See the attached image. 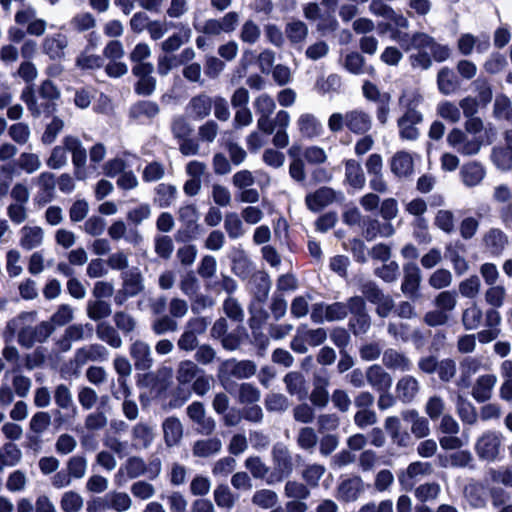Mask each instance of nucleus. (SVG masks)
Returning <instances> with one entry per match:
<instances>
[{"label": "nucleus", "mask_w": 512, "mask_h": 512, "mask_svg": "<svg viewBox=\"0 0 512 512\" xmlns=\"http://www.w3.org/2000/svg\"><path fill=\"white\" fill-rule=\"evenodd\" d=\"M256 371L257 365L254 361L230 358L220 363L217 376L221 382H226L231 378L244 380L254 376Z\"/></svg>", "instance_id": "nucleus-2"}, {"label": "nucleus", "mask_w": 512, "mask_h": 512, "mask_svg": "<svg viewBox=\"0 0 512 512\" xmlns=\"http://www.w3.org/2000/svg\"><path fill=\"white\" fill-rule=\"evenodd\" d=\"M83 505V497L75 491L65 492L60 500V507L64 512H79Z\"/></svg>", "instance_id": "nucleus-61"}, {"label": "nucleus", "mask_w": 512, "mask_h": 512, "mask_svg": "<svg viewBox=\"0 0 512 512\" xmlns=\"http://www.w3.org/2000/svg\"><path fill=\"white\" fill-rule=\"evenodd\" d=\"M15 22L19 25H27V33L40 37L47 29V21L37 17L35 8L28 6L15 14Z\"/></svg>", "instance_id": "nucleus-13"}, {"label": "nucleus", "mask_w": 512, "mask_h": 512, "mask_svg": "<svg viewBox=\"0 0 512 512\" xmlns=\"http://www.w3.org/2000/svg\"><path fill=\"white\" fill-rule=\"evenodd\" d=\"M146 472V463L137 456L129 457L126 462L119 468L116 478L126 474L129 479H136L143 476Z\"/></svg>", "instance_id": "nucleus-46"}, {"label": "nucleus", "mask_w": 512, "mask_h": 512, "mask_svg": "<svg viewBox=\"0 0 512 512\" xmlns=\"http://www.w3.org/2000/svg\"><path fill=\"white\" fill-rule=\"evenodd\" d=\"M151 329L155 335L160 336L166 333L176 332L178 323L170 315H161L153 320Z\"/></svg>", "instance_id": "nucleus-58"}, {"label": "nucleus", "mask_w": 512, "mask_h": 512, "mask_svg": "<svg viewBox=\"0 0 512 512\" xmlns=\"http://www.w3.org/2000/svg\"><path fill=\"white\" fill-rule=\"evenodd\" d=\"M222 449V442L219 438H207L194 443L192 452L196 457L207 458L219 453Z\"/></svg>", "instance_id": "nucleus-44"}, {"label": "nucleus", "mask_w": 512, "mask_h": 512, "mask_svg": "<svg viewBox=\"0 0 512 512\" xmlns=\"http://www.w3.org/2000/svg\"><path fill=\"white\" fill-rule=\"evenodd\" d=\"M96 335L98 339L114 349L120 348L123 344L118 331L107 322H100L97 324Z\"/></svg>", "instance_id": "nucleus-45"}, {"label": "nucleus", "mask_w": 512, "mask_h": 512, "mask_svg": "<svg viewBox=\"0 0 512 512\" xmlns=\"http://www.w3.org/2000/svg\"><path fill=\"white\" fill-rule=\"evenodd\" d=\"M102 56L89 53L87 49L83 50L75 60V65L82 70H95L103 66Z\"/></svg>", "instance_id": "nucleus-56"}, {"label": "nucleus", "mask_w": 512, "mask_h": 512, "mask_svg": "<svg viewBox=\"0 0 512 512\" xmlns=\"http://www.w3.org/2000/svg\"><path fill=\"white\" fill-rule=\"evenodd\" d=\"M152 56V49L146 42L137 43L129 53V60L133 64L132 67L154 66L147 60Z\"/></svg>", "instance_id": "nucleus-50"}, {"label": "nucleus", "mask_w": 512, "mask_h": 512, "mask_svg": "<svg viewBox=\"0 0 512 512\" xmlns=\"http://www.w3.org/2000/svg\"><path fill=\"white\" fill-rule=\"evenodd\" d=\"M192 31L189 27L184 28L181 32H176L168 36L160 43V49L166 54L179 50L184 44L191 39Z\"/></svg>", "instance_id": "nucleus-41"}, {"label": "nucleus", "mask_w": 512, "mask_h": 512, "mask_svg": "<svg viewBox=\"0 0 512 512\" xmlns=\"http://www.w3.org/2000/svg\"><path fill=\"white\" fill-rule=\"evenodd\" d=\"M214 501L218 507L230 510L235 504V497L226 484L218 485L213 493Z\"/></svg>", "instance_id": "nucleus-64"}, {"label": "nucleus", "mask_w": 512, "mask_h": 512, "mask_svg": "<svg viewBox=\"0 0 512 512\" xmlns=\"http://www.w3.org/2000/svg\"><path fill=\"white\" fill-rule=\"evenodd\" d=\"M122 288L125 289L128 295L133 297L140 294L144 286V277L138 267H132L122 272Z\"/></svg>", "instance_id": "nucleus-28"}, {"label": "nucleus", "mask_w": 512, "mask_h": 512, "mask_svg": "<svg viewBox=\"0 0 512 512\" xmlns=\"http://www.w3.org/2000/svg\"><path fill=\"white\" fill-rule=\"evenodd\" d=\"M69 45L67 35L63 33H55L48 35L42 42V52L51 60H62L66 57V49Z\"/></svg>", "instance_id": "nucleus-17"}, {"label": "nucleus", "mask_w": 512, "mask_h": 512, "mask_svg": "<svg viewBox=\"0 0 512 512\" xmlns=\"http://www.w3.org/2000/svg\"><path fill=\"white\" fill-rule=\"evenodd\" d=\"M41 167V161L37 154L34 153H22L16 162H8L2 165V174H7L10 177L19 176L20 170L25 171L28 174H32L39 170Z\"/></svg>", "instance_id": "nucleus-12"}, {"label": "nucleus", "mask_w": 512, "mask_h": 512, "mask_svg": "<svg viewBox=\"0 0 512 512\" xmlns=\"http://www.w3.org/2000/svg\"><path fill=\"white\" fill-rule=\"evenodd\" d=\"M367 383L376 392L390 390L393 384L392 376L378 364L367 368Z\"/></svg>", "instance_id": "nucleus-22"}, {"label": "nucleus", "mask_w": 512, "mask_h": 512, "mask_svg": "<svg viewBox=\"0 0 512 512\" xmlns=\"http://www.w3.org/2000/svg\"><path fill=\"white\" fill-rule=\"evenodd\" d=\"M344 183L354 190H362L366 184V176L360 162L348 159L344 162Z\"/></svg>", "instance_id": "nucleus-23"}, {"label": "nucleus", "mask_w": 512, "mask_h": 512, "mask_svg": "<svg viewBox=\"0 0 512 512\" xmlns=\"http://www.w3.org/2000/svg\"><path fill=\"white\" fill-rule=\"evenodd\" d=\"M51 424V416L48 412L39 411L35 413L29 423L28 439L32 443L41 442L43 433L48 429Z\"/></svg>", "instance_id": "nucleus-33"}, {"label": "nucleus", "mask_w": 512, "mask_h": 512, "mask_svg": "<svg viewBox=\"0 0 512 512\" xmlns=\"http://www.w3.org/2000/svg\"><path fill=\"white\" fill-rule=\"evenodd\" d=\"M37 185L39 187V191L37 193V201L39 203L50 202L55 195V175L51 172H42L37 177Z\"/></svg>", "instance_id": "nucleus-34"}, {"label": "nucleus", "mask_w": 512, "mask_h": 512, "mask_svg": "<svg viewBox=\"0 0 512 512\" xmlns=\"http://www.w3.org/2000/svg\"><path fill=\"white\" fill-rule=\"evenodd\" d=\"M345 125L353 133L364 134L371 128V119L362 111H351L345 116Z\"/></svg>", "instance_id": "nucleus-40"}, {"label": "nucleus", "mask_w": 512, "mask_h": 512, "mask_svg": "<svg viewBox=\"0 0 512 512\" xmlns=\"http://www.w3.org/2000/svg\"><path fill=\"white\" fill-rule=\"evenodd\" d=\"M421 282L422 273L418 265L412 261L405 263L401 283L402 293L410 299L417 298Z\"/></svg>", "instance_id": "nucleus-11"}, {"label": "nucleus", "mask_w": 512, "mask_h": 512, "mask_svg": "<svg viewBox=\"0 0 512 512\" xmlns=\"http://www.w3.org/2000/svg\"><path fill=\"white\" fill-rule=\"evenodd\" d=\"M283 382L286 387V391L291 396H296L298 400H304L308 397V388L304 375L299 371L288 372Z\"/></svg>", "instance_id": "nucleus-25"}, {"label": "nucleus", "mask_w": 512, "mask_h": 512, "mask_svg": "<svg viewBox=\"0 0 512 512\" xmlns=\"http://www.w3.org/2000/svg\"><path fill=\"white\" fill-rule=\"evenodd\" d=\"M330 382L327 377L315 376L313 379V389L309 395L311 404L319 409L327 407L330 396L328 386Z\"/></svg>", "instance_id": "nucleus-27"}, {"label": "nucleus", "mask_w": 512, "mask_h": 512, "mask_svg": "<svg viewBox=\"0 0 512 512\" xmlns=\"http://www.w3.org/2000/svg\"><path fill=\"white\" fill-rule=\"evenodd\" d=\"M20 233V245L25 250H32L43 242V230L38 226H24Z\"/></svg>", "instance_id": "nucleus-43"}, {"label": "nucleus", "mask_w": 512, "mask_h": 512, "mask_svg": "<svg viewBox=\"0 0 512 512\" xmlns=\"http://www.w3.org/2000/svg\"><path fill=\"white\" fill-rule=\"evenodd\" d=\"M318 442V437L312 427H302L297 435V445L310 453L313 452Z\"/></svg>", "instance_id": "nucleus-59"}, {"label": "nucleus", "mask_w": 512, "mask_h": 512, "mask_svg": "<svg viewBox=\"0 0 512 512\" xmlns=\"http://www.w3.org/2000/svg\"><path fill=\"white\" fill-rule=\"evenodd\" d=\"M411 49L422 50L429 49L431 52V58L436 62H444L451 57L452 51L448 45H443L423 32H416L411 35V45L406 47V51Z\"/></svg>", "instance_id": "nucleus-5"}, {"label": "nucleus", "mask_w": 512, "mask_h": 512, "mask_svg": "<svg viewBox=\"0 0 512 512\" xmlns=\"http://www.w3.org/2000/svg\"><path fill=\"white\" fill-rule=\"evenodd\" d=\"M211 108L210 98H192L187 107V113L195 118H204L209 115Z\"/></svg>", "instance_id": "nucleus-62"}, {"label": "nucleus", "mask_w": 512, "mask_h": 512, "mask_svg": "<svg viewBox=\"0 0 512 512\" xmlns=\"http://www.w3.org/2000/svg\"><path fill=\"white\" fill-rule=\"evenodd\" d=\"M395 233L393 225L386 221L380 222L377 219H369L365 223L363 236L367 241L374 240L377 236L390 237Z\"/></svg>", "instance_id": "nucleus-35"}, {"label": "nucleus", "mask_w": 512, "mask_h": 512, "mask_svg": "<svg viewBox=\"0 0 512 512\" xmlns=\"http://www.w3.org/2000/svg\"><path fill=\"white\" fill-rule=\"evenodd\" d=\"M496 382L497 377L494 374L479 376L472 389L473 398L479 403L489 400Z\"/></svg>", "instance_id": "nucleus-31"}, {"label": "nucleus", "mask_w": 512, "mask_h": 512, "mask_svg": "<svg viewBox=\"0 0 512 512\" xmlns=\"http://www.w3.org/2000/svg\"><path fill=\"white\" fill-rule=\"evenodd\" d=\"M432 472L433 467L431 463L415 461L410 463L406 470L398 475V480L406 490H410L413 488L416 481L421 477L431 475Z\"/></svg>", "instance_id": "nucleus-15"}, {"label": "nucleus", "mask_w": 512, "mask_h": 512, "mask_svg": "<svg viewBox=\"0 0 512 512\" xmlns=\"http://www.w3.org/2000/svg\"><path fill=\"white\" fill-rule=\"evenodd\" d=\"M272 460L274 464V471L266 479V483L268 485L281 482L293 471L292 457L288 448L284 444L277 443L273 446Z\"/></svg>", "instance_id": "nucleus-4"}, {"label": "nucleus", "mask_w": 512, "mask_h": 512, "mask_svg": "<svg viewBox=\"0 0 512 512\" xmlns=\"http://www.w3.org/2000/svg\"><path fill=\"white\" fill-rule=\"evenodd\" d=\"M54 98H26V104L34 116H49L56 111Z\"/></svg>", "instance_id": "nucleus-49"}, {"label": "nucleus", "mask_w": 512, "mask_h": 512, "mask_svg": "<svg viewBox=\"0 0 512 512\" xmlns=\"http://www.w3.org/2000/svg\"><path fill=\"white\" fill-rule=\"evenodd\" d=\"M176 195L177 189L175 186L162 183L156 187L154 202L160 208H167L173 204L176 199Z\"/></svg>", "instance_id": "nucleus-53"}, {"label": "nucleus", "mask_w": 512, "mask_h": 512, "mask_svg": "<svg viewBox=\"0 0 512 512\" xmlns=\"http://www.w3.org/2000/svg\"><path fill=\"white\" fill-rule=\"evenodd\" d=\"M261 391L252 383L244 382L239 385L238 401L243 405L256 404L260 401Z\"/></svg>", "instance_id": "nucleus-55"}, {"label": "nucleus", "mask_w": 512, "mask_h": 512, "mask_svg": "<svg viewBox=\"0 0 512 512\" xmlns=\"http://www.w3.org/2000/svg\"><path fill=\"white\" fill-rule=\"evenodd\" d=\"M112 313L111 305L101 299L87 303V315L93 321H100L109 317Z\"/></svg>", "instance_id": "nucleus-54"}, {"label": "nucleus", "mask_w": 512, "mask_h": 512, "mask_svg": "<svg viewBox=\"0 0 512 512\" xmlns=\"http://www.w3.org/2000/svg\"><path fill=\"white\" fill-rule=\"evenodd\" d=\"M224 229L231 240L239 239L246 233L242 218L236 212L226 213L224 217Z\"/></svg>", "instance_id": "nucleus-51"}, {"label": "nucleus", "mask_w": 512, "mask_h": 512, "mask_svg": "<svg viewBox=\"0 0 512 512\" xmlns=\"http://www.w3.org/2000/svg\"><path fill=\"white\" fill-rule=\"evenodd\" d=\"M232 271L240 278H247L252 272V262L243 249H233L231 255Z\"/></svg>", "instance_id": "nucleus-37"}, {"label": "nucleus", "mask_w": 512, "mask_h": 512, "mask_svg": "<svg viewBox=\"0 0 512 512\" xmlns=\"http://www.w3.org/2000/svg\"><path fill=\"white\" fill-rule=\"evenodd\" d=\"M109 351L101 344H90L76 350L74 363L76 367H82L88 362H103L108 360Z\"/></svg>", "instance_id": "nucleus-18"}, {"label": "nucleus", "mask_w": 512, "mask_h": 512, "mask_svg": "<svg viewBox=\"0 0 512 512\" xmlns=\"http://www.w3.org/2000/svg\"><path fill=\"white\" fill-rule=\"evenodd\" d=\"M384 428L392 442L399 447H407L411 437L407 431L401 429V422L397 416H389L384 421Z\"/></svg>", "instance_id": "nucleus-32"}, {"label": "nucleus", "mask_w": 512, "mask_h": 512, "mask_svg": "<svg viewBox=\"0 0 512 512\" xmlns=\"http://www.w3.org/2000/svg\"><path fill=\"white\" fill-rule=\"evenodd\" d=\"M482 362L479 358L467 356L460 362V380L459 385L468 387L471 383V377L481 368Z\"/></svg>", "instance_id": "nucleus-47"}, {"label": "nucleus", "mask_w": 512, "mask_h": 512, "mask_svg": "<svg viewBox=\"0 0 512 512\" xmlns=\"http://www.w3.org/2000/svg\"><path fill=\"white\" fill-rule=\"evenodd\" d=\"M109 510L126 512L132 507V499L126 492L110 491L105 494Z\"/></svg>", "instance_id": "nucleus-48"}, {"label": "nucleus", "mask_w": 512, "mask_h": 512, "mask_svg": "<svg viewBox=\"0 0 512 512\" xmlns=\"http://www.w3.org/2000/svg\"><path fill=\"white\" fill-rule=\"evenodd\" d=\"M438 89L442 94H453L460 86L457 75L449 67H442L437 74Z\"/></svg>", "instance_id": "nucleus-38"}, {"label": "nucleus", "mask_w": 512, "mask_h": 512, "mask_svg": "<svg viewBox=\"0 0 512 512\" xmlns=\"http://www.w3.org/2000/svg\"><path fill=\"white\" fill-rule=\"evenodd\" d=\"M365 491V484L360 476H352L342 480L336 490V498L342 502L357 501Z\"/></svg>", "instance_id": "nucleus-14"}, {"label": "nucleus", "mask_w": 512, "mask_h": 512, "mask_svg": "<svg viewBox=\"0 0 512 512\" xmlns=\"http://www.w3.org/2000/svg\"><path fill=\"white\" fill-rule=\"evenodd\" d=\"M390 170L398 178H407L413 174L414 163L410 153L396 152L390 160Z\"/></svg>", "instance_id": "nucleus-26"}, {"label": "nucleus", "mask_w": 512, "mask_h": 512, "mask_svg": "<svg viewBox=\"0 0 512 512\" xmlns=\"http://www.w3.org/2000/svg\"><path fill=\"white\" fill-rule=\"evenodd\" d=\"M349 328L355 336L366 334L371 327V317L366 310V303L362 296L350 297Z\"/></svg>", "instance_id": "nucleus-6"}, {"label": "nucleus", "mask_w": 512, "mask_h": 512, "mask_svg": "<svg viewBox=\"0 0 512 512\" xmlns=\"http://www.w3.org/2000/svg\"><path fill=\"white\" fill-rule=\"evenodd\" d=\"M154 66L132 67V74L137 78L135 91L142 95H151L156 89V78L153 76Z\"/></svg>", "instance_id": "nucleus-20"}, {"label": "nucleus", "mask_w": 512, "mask_h": 512, "mask_svg": "<svg viewBox=\"0 0 512 512\" xmlns=\"http://www.w3.org/2000/svg\"><path fill=\"white\" fill-rule=\"evenodd\" d=\"M490 47L489 37L478 38L470 33L462 34L457 41V48L460 54L469 56L474 48L478 53H484Z\"/></svg>", "instance_id": "nucleus-24"}, {"label": "nucleus", "mask_w": 512, "mask_h": 512, "mask_svg": "<svg viewBox=\"0 0 512 512\" xmlns=\"http://www.w3.org/2000/svg\"><path fill=\"white\" fill-rule=\"evenodd\" d=\"M130 356L137 371H149L154 364L151 347L143 340L134 341L129 348Z\"/></svg>", "instance_id": "nucleus-16"}, {"label": "nucleus", "mask_w": 512, "mask_h": 512, "mask_svg": "<svg viewBox=\"0 0 512 512\" xmlns=\"http://www.w3.org/2000/svg\"><path fill=\"white\" fill-rule=\"evenodd\" d=\"M463 183L468 187L479 185L486 175V171L479 162H469L462 166L460 171Z\"/></svg>", "instance_id": "nucleus-36"}, {"label": "nucleus", "mask_w": 512, "mask_h": 512, "mask_svg": "<svg viewBox=\"0 0 512 512\" xmlns=\"http://www.w3.org/2000/svg\"><path fill=\"white\" fill-rule=\"evenodd\" d=\"M278 495L270 489L257 490L252 496V503L262 509H271L278 503Z\"/></svg>", "instance_id": "nucleus-57"}, {"label": "nucleus", "mask_w": 512, "mask_h": 512, "mask_svg": "<svg viewBox=\"0 0 512 512\" xmlns=\"http://www.w3.org/2000/svg\"><path fill=\"white\" fill-rule=\"evenodd\" d=\"M483 242L490 255L499 256L508 243V237L501 229L491 228L484 235Z\"/></svg>", "instance_id": "nucleus-30"}, {"label": "nucleus", "mask_w": 512, "mask_h": 512, "mask_svg": "<svg viewBox=\"0 0 512 512\" xmlns=\"http://www.w3.org/2000/svg\"><path fill=\"white\" fill-rule=\"evenodd\" d=\"M164 439L167 446L177 445L183 437V426L176 417H168L162 424Z\"/></svg>", "instance_id": "nucleus-39"}, {"label": "nucleus", "mask_w": 512, "mask_h": 512, "mask_svg": "<svg viewBox=\"0 0 512 512\" xmlns=\"http://www.w3.org/2000/svg\"><path fill=\"white\" fill-rule=\"evenodd\" d=\"M382 363L390 370L401 372H408L413 368L412 361L404 353L393 348H388L383 352Z\"/></svg>", "instance_id": "nucleus-29"}, {"label": "nucleus", "mask_w": 512, "mask_h": 512, "mask_svg": "<svg viewBox=\"0 0 512 512\" xmlns=\"http://www.w3.org/2000/svg\"><path fill=\"white\" fill-rule=\"evenodd\" d=\"M54 401L59 408L54 412V420L56 423L62 424L64 421L63 414L60 410H64L66 412L71 411L73 415L76 413L73 396L67 385L59 384L56 386L54 390Z\"/></svg>", "instance_id": "nucleus-19"}, {"label": "nucleus", "mask_w": 512, "mask_h": 512, "mask_svg": "<svg viewBox=\"0 0 512 512\" xmlns=\"http://www.w3.org/2000/svg\"><path fill=\"white\" fill-rule=\"evenodd\" d=\"M456 407H457V413H458L460 419L462 420V422H464L466 424H470V425L476 423L477 417H478L476 408L470 401L459 396L457 399Z\"/></svg>", "instance_id": "nucleus-63"}, {"label": "nucleus", "mask_w": 512, "mask_h": 512, "mask_svg": "<svg viewBox=\"0 0 512 512\" xmlns=\"http://www.w3.org/2000/svg\"><path fill=\"white\" fill-rule=\"evenodd\" d=\"M343 200L344 194L341 191L322 186L306 195L305 204L310 211L316 213L335 202H342Z\"/></svg>", "instance_id": "nucleus-8"}, {"label": "nucleus", "mask_w": 512, "mask_h": 512, "mask_svg": "<svg viewBox=\"0 0 512 512\" xmlns=\"http://www.w3.org/2000/svg\"><path fill=\"white\" fill-rule=\"evenodd\" d=\"M420 390L419 381L411 375L401 377L395 387V393L398 400L404 404L414 401Z\"/></svg>", "instance_id": "nucleus-21"}, {"label": "nucleus", "mask_w": 512, "mask_h": 512, "mask_svg": "<svg viewBox=\"0 0 512 512\" xmlns=\"http://www.w3.org/2000/svg\"><path fill=\"white\" fill-rule=\"evenodd\" d=\"M37 313L21 312L6 324L4 331L5 341L11 342L17 337V343L26 349H30L35 343H44L55 331L51 322H36Z\"/></svg>", "instance_id": "nucleus-1"}, {"label": "nucleus", "mask_w": 512, "mask_h": 512, "mask_svg": "<svg viewBox=\"0 0 512 512\" xmlns=\"http://www.w3.org/2000/svg\"><path fill=\"white\" fill-rule=\"evenodd\" d=\"M360 292L363 299L369 301L376 306V314L381 318H386L393 311L395 303L389 294H385L383 290L372 281H366L360 285Z\"/></svg>", "instance_id": "nucleus-3"}, {"label": "nucleus", "mask_w": 512, "mask_h": 512, "mask_svg": "<svg viewBox=\"0 0 512 512\" xmlns=\"http://www.w3.org/2000/svg\"><path fill=\"white\" fill-rule=\"evenodd\" d=\"M63 144L68 148V152L72 155V163L74 166V175L78 180H84L86 174L87 152L81 141L74 136H66Z\"/></svg>", "instance_id": "nucleus-10"}, {"label": "nucleus", "mask_w": 512, "mask_h": 512, "mask_svg": "<svg viewBox=\"0 0 512 512\" xmlns=\"http://www.w3.org/2000/svg\"><path fill=\"white\" fill-rule=\"evenodd\" d=\"M502 436L495 431H486L475 443V452L479 459L493 462L499 455Z\"/></svg>", "instance_id": "nucleus-9"}, {"label": "nucleus", "mask_w": 512, "mask_h": 512, "mask_svg": "<svg viewBox=\"0 0 512 512\" xmlns=\"http://www.w3.org/2000/svg\"><path fill=\"white\" fill-rule=\"evenodd\" d=\"M482 320L483 312L476 303H472L462 312L461 321L465 330L470 331L478 329L482 323Z\"/></svg>", "instance_id": "nucleus-52"}, {"label": "nucleus", "mask_w": 512, "mask_h": 512, "mask_svg": "<svg viewBox=\"0 0 512 512\" xmlns=\"http://www.w3.org/2000/svg\"><path fill=\"white\" fill-rule=\"evenodd\" d=\"M310 494L308 487L298 481H287L284 486V495L291 500H307Z\"/></svg>", "instance_id": "nucleus-60"}, {"label": "nucleus", "mask_w": 512, "mask_h": 512, "mask_svg": "<svg viewBox=\"0 0 512 512\" xmlns=\"http://www.w3.org/2000/svg\"><path fill=\"white\" fill-rule=\"evenodd\" d=\"M202 370L191 360H183L179 363L176 371V380L179 387L176 389V394L180 401L174 405L175 407L183 405L191 396V391L181 386L193 383Z\"/></svg>", "instance_id": "nucleus-7"}, {"label": "nucleus", "mask_w": 512, "mask_h": 512, "mask_svg": "<svg viewBox=\"0 0 512 512\" xmlns=\"http://www.w3.org/2000/svg\"><path fill=\"white\" fill-rule=\"evenodd\" d=\"M159 112V107L155 102L149 100H141L135 103L130 109V116L143 123L156 116Z\"/></svg>", "instance_id": "nucleus-42"}]
</instances>
